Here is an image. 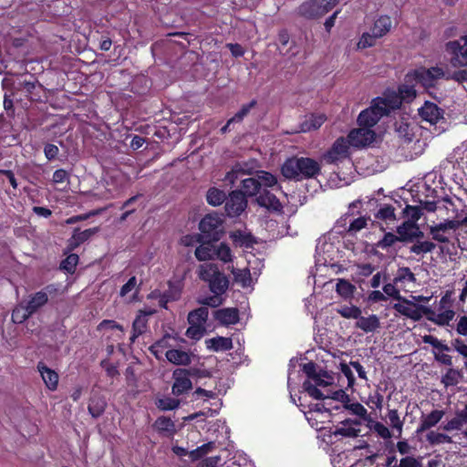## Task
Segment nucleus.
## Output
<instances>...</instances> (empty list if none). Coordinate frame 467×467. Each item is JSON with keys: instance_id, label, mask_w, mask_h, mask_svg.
<instances>
[{"instance_id": "obj_35", "label": "nucleus", "mask_w": 467, "mask_h": 467, "mask_svg": "<svg viewBox=\"0 0 467 467\" xmlns=\"http://www.w3.org/2000/svg\"><path fill=\"white\" fill-rule=\"evenodd\" d=\"M214 241L203 239V243L195 249V256L199 261L214 259Z\"/></svg>"}, {"instance_id": "obj_11", "label": "nucleus", "mask_w": 467, "mask_h": 467, "mask_svg": "<svg viewBox=\"0 0 467 467\" xmlns=\"http://www.w3.org/2000/svg\"><path fill=\"white\" fill-rule=\"evenodd\" d=\"M191 375L206 376L204 373H201L197 368H176L172 373L174 381L171 386V392L173 395L181 396L192 389V383L190 379Z\"/></svg>"}, {"instance_id": "obj_62", "label": "nucleus", "mask_w": 467, "mask_h": 467, "mask_svg": "<svg viewBox=\"0 0 467 467\" xmlns=\"http://www.w3.org/2000/svg\"><path fill=\"white\" fill-rule=\"evenodd\" d=\"M33 78V80H26V79H24V80H20L17 85H18V88L19 89H22L24 90L25 92H26L27 94L29 95H33L34 93V90L36 88H41V85L38 83L37 80H36L33 77H31Z\"/></svg>"}, {"instance_id": "obj_22", "label": "nucleus", "mask_w": 467, "mask_h": 467, "mask_svg": "<svg viewBox=\"0 0 467 467\" xmlns=\"http://www.w3.org/2000/svg\"><path fill=\"white\" fill-rule=\"evenodd\" d=\"M445 415L443 410H433L430 413H422L416 433L420 434L435 427Z\"/></svg>"}, {"instance_id": "obj_39", "label": "nucleus", "mask_w": 467, "mask_h": 467, "mask_svg": "<svg viewBox=\"0 0 467 467\" xmlns=\"http://www.w3.org/2000/svg\"><path fill=\"white\" fill-rule=\"evenodd\" d=\"M226 194L223 190L211 187L206 193V201L212 206H219L225 202Z\"/></svg>"}, {"instance_id": "obj_24", "label": "nucleus", "mask_w": 467, "mask_h": 467, "mask_svg": "<svg viewBox=\"0 0 467 467\" xmlns=\"http://www.w3.org/2000/svg\"><path fill=\"white\" fill-rule=\"evenodd\" d=\"M341 426L337 427L333 431L335 436L355 438L359 436L360 430L357 428L361 424L359 420L347 419L340 422Z\"/></svg>"}, {"instance_id": "obj_18", "label": "nucleus", "mask_w": 467, "mask_h": 467, "mask_svg": "<svg viewBox=\"0 0 467 467\" xmlns=\"http://www.w3.org/2000/svg\"><path fill=\"white\" fill-rule=\"evenodd\" d=\"M396 232L400 243H412L417 238L425 237V234L412 221H404L400 225L397 226Z\"/></svg>"}, {"instance_id": "obj_29", "label": "nucleus", "mask_w": 467, "mask_h": 467, "mask_svg": "<svg viewBox=\"0 0 467 467\" xmlns=\"http://www.w3.org/2000/svg\"><path fill=\"white\" fill-rule=\"evenodd\" d=\"M465 423H467V407L457 411L455 417L441 425L440 429L444 431H461Z\"/></svg>"}, {"instance_id": "obj_59", "label": "nucleus", "mask_w": 467, "mask_h": 467, "mask_svg": "<svg viewBox=\"0 0 467 467\" xmlns=\"http://www.w3.org/2000/svg\"><path fill=\"white\" fill-rule=\"evenodd\" d=\"M368 224V218L365 216H359L353 220H349V225L348 228V232L351 234H356L357 232L361 231L366 228Z\"/></svg>"}, {"instance_id": "obj_32", "label": "nucleus", "mask_w": 467, "mask_h": 467, "mask_svg": "<svg viewBox=\"0 0 467 467\" xmlns=\"http://www.w3.org/2000/svg\"><path fill=\"white\" fill-rule=\"evenodd\" d=\"M423 238H417L412 242L410 247V252L416 255H424L428 253H432L436 248V244L431 240H422Z\"/></svg>"}, {"instance_id": "obj_5", "label": "nucleus", "mask_w": 467, "mask_h": 467, "mask_svg": "<svg viewBox=\"0 0 467 467\" xmlns=\"http://www.w3.org/2000/svg\"><path fill=\"white\" fill-rule=\"evenodd\" d=\"M200 278L208 283L209 289L213 294L223 295L228 289L229 280L227 276L215 265H202Z\"/></svg>"}, {"instance_id": "obj_54", "label": "nucleus", "mask_w": 467, "mask_h": 467, "mask_svg": "<svg viewBox=\"0 0 467 467\" xmlns=\"http://www.w3.org/2000/svg\"><path fill=\"white\" fill-rule=\"evenodd\" d=\"M258 180H260V188L265 187L266 189L267 187H273L277 183L276 177L272 174L271 172L265 171H258L255 173Z\"/></svg>"}, {"instance_id": "obj_20", "label": "nucleus", "mask_w": 467, "mask_h": 467, "mask_svg": "<svg viewBox=\"0 0 467 467\" xmlns=\"http://www.w3.org/2000/svg\"><path fill=\"white\" fill-rule=\"evenodd\" d=\"M152 310H139L135 319L132 322L130 343H134L136 339L148 331L149 317L152 315Z\"/></svg>"}, {"instance_id": "obj_48", "label": "nucleus", "mask_w": 467, "mask_h": 467, "mask_svg": "<svg viewBox=\"0 0 467 467\" xmlns=\"http://www.w3.org/2000/svg\"><path fill=\"white\" fill-rule=\"evenodd\" d=\"M375 216L387 223L394 222L396 220L395 208L390 204H385L379 209Z\"/></svg>"}, {"instance_id": "obj_16", "label": "nucleus", "mask_w": 467, "mask_h": 467, "mask_svg": "<svg viewBox=\"0 0 467 467\" xmlns=\"http://www.w3.org/2000/svg\"><path fill=\"white\" fill-rule=\"evenodd\" d=\"M397 284H395V278L393 279V283H388L383 285V292L386 296L392 297L393 299H396L399 301V303H396L393 305V309L400 314V316L404 317V312H402L400 309L402 307L408 309L409 311H413L414 306L416 304L412 302L411 300L402 296L400 295V291L396 286Z\"/></svg>"}, {"instance_id": "obj_23", "label": "nucleus", "mask_w": 467, "mask_h": 467, "mask_svg": "<svg viewBox=\"0 0 467 467\" xmlns=\"http://www.w3.org/2000/svg\"><path fill=\"white\" fill-rule=\"evenodd\" d=\"M256 202L259 206L272 212H281L283 209V205L279 199L267 189H263L256 197Z\"/></svg>"}, {"instance_id": "obj_61", "label": "nucleus", "mask_w": 467, "mask_h": 467, "mask_svg": "<svg viewBox=\"0 0 467 467\" xmlns=\"http://www.w3.org/2000/svg\"><path fill=\"white\" fill-rule=\"evenodd\" d=\"M402 213L404 217L407 218L406 221H412L414 223H416L422 214L420 207L411 205H406Z\"/></svg>"}, {"instance_id": "obj_38", "label": "nucleus", "mask_w": 467, "mask_h": 467, "mask_svg": "<svg viewBox=\"0 0 467 467\" xmlns=\"http://www.w3.org/2000/svg\"><path fill=\"white\" fill-rule=\"evenodd\" d=\"M208 308L206 306H201L188 314V322L190 325L203 327L208 319Z\"/></svg>"}, {"instance_id": "obj_2", "label": "nucleus", "mask_w": 467, "mask_h": 467, "mask_svg": "<svg viewBox=\"0 0 467 467\" xmlns=\"http://www.w3.org/2000/svg\"><path fill=\"white\" fill-rule=\"evenodd\" d=\"M282 176L289 181L302 182L316 178L321 172V165L308 157H290L281 165Z\"/></svg>"}, {"instance_id": "obj_40", "label": "nucleus", "mask_w": 467, "mask_h": 467, "mask_svg": "<svg viewBox=\"0 0 467 467\" xmlns=\"http://www.w3.org/2000/svg\"><path fill=\"white\" fill-rule=\"evenodd\" d=\"M420 117H442L444 110L432 102L426 101L424 106L418 108Z\"/></svg>"}, {"instance_id": "obj_15", "label": "nucleus", "mask_w": 467, "mask_h": 467, "mask_svg": "<svg viewBox=\"0 0 467 467\" xmlns=\"http://www.w3.org/2000/svg\"><path fill=\"white\" fill-rule=\"evenodd\" d=\"M57 285L50 284L46 285L42 290L30 295L26 304L27 309H29V314L34 315L36 313L48 302V296L57 294Z\"/></svg>"}, {"instance_id": "obj_52", "label": "nucleus", "mask_w": 467, "mask_h": 467, "mask_svg": "<svg viewBox=\"0 0 467 467\" xmlns=\"http://www.w3.org/2000/svg\"><path fill=\"white\" fill-rule=\"evenodd\" d=\"M387 418L390 427L396 430L399 432L398 436L400 437L403 428V420H400L398 410L395 409H389Z\"/></svg>"}, {"instance_id": "obj_34", "label": "nucleus", "mask_w": 467, "mask_h": 467, "mask_svg": "<svg viewBox=\"0 0 467 467\" xmlns=\"http://www.w3.org/2000/svg\"><path fill=\"white\" fill-rule=\"evenodd\" d=\"M153 428L161 434L171 436L175 433V423L174 421L166 416H160L156 419L153 423Z\"/></svg>"}, {"instance_id": "obj_56", "label": "nucleus", "mask_w": 467, "mask_h": 467, "mask_svg": "<svg viewBox=\"0 0 467 467\" xmlns=\"http://www.w3.org/2000/svg\"><path fill=\"white\" fill-rule=\"evenodd\" d=\"M79 257L77 254H70L60 263V269L69 274H73L76 270Z\"/></svg>"}, {"instance_id": "obj_55", "label": "nucleus", "mask_w": 467, "mask_h": 467, "mask_svg": "<svg viewBox=\"0 0 467 467\" xmlns=\"http://www.w3.org/2000/svg\"><path fill=\"white\" fill-rule=\"evenodd\" d=\"M289 39H290V36L286 30L283 29V30L279 31L278 36H277V40L279 43V47H278L279 52L284 56L293 57L297 53V51H295V52H292L291 54H289V50L292 48V47L289 49L285 50V47L289 43Z\"/></svg>"}, {"instance_id": "obj_45", "label": "nucleus", "mask_w": 467, "mask_h": 467, "mask_svg": "<svg viewBox=\"0 0 467 467\" xmlns=\"http://www.w3.org/2000/svg\"><path fill=\"white\" fill-rule=\"evenodd\" d=\"M462 376V374L461 370L451 368L446 371L444 375H442L441 383L445 387L456 386L459 383Z\"/></svg>"}, {"instance_id": "obj_41", "label": "nucleus", "mask_w": 467, "mask_h": 467, "mask_svg": "<svg viewBox=\"0 0 467 467\" xmlns=\"http://www.w3.org/2000/svg\"><path fill=\"white\" fill-rule=\"evenodd\" d=\"M355 290V285L346 279H338L336 285L337 293L345 299L351 298Z\"/></svg>"}, {"instance_id": "obj_19", "label": "nucleus", "mask_w": 467, "mask_h": 467, "mask_svg": "<svg viewBox=\"0 0 467 467\" xmlns=\"http://www.w3.org/2000/svg\"><path fill=\"white\" fill-rule=\"evenodd\" d=\"M422 341L426 344L431 345L432 348L440 350V352H433L434 358L437 362L446 365V366H451L452 365V358L451 356L441 353L444 351H450L451 348L448 345L444 344L442 341L438 339L437 337L431 336V335H425L422 337Z\"/></svg>"}, {"instance_id": "obj_27", "label": "nucleus", "mask_w": 467, "mask_h": 467, "mask_svg": "<svg viewBox=\"0 0 467 467\" xmlns=\"http://www.w3.org/2000/svg\"><path fill=\"white\" fill-rule=\"evenodd\" d=\"M355 327L365 333H373L380 327V320L375 314H371L368 317H362L360 315L355 323Z\"/></svg>"}, {"instance_id": "obj_50", "label": "nucleus", "mask_w": 467, "mask_h": 467, "mask_svg": "<svg viewBox=\"0 0 467 467\" xmlns=\"http://www.w3.org/2000/svg\"><path fill=\"white\" fill-rule=\"evenodd\" d=\"M326 119H306L299 127V130H293L291 133H296V132H308L311 130H316L319 129L322 124L324 123V120Z\"/></svg>"}, {"instance_id": "obj_8", "label": "nucleus", "mask_w": 467, "mask_h": 467, "mask_svg": "<svg viewBox=\"0 0 467 467\" xmlns=\"http://www.w3.org/2000/svg\"><path fill=\"white\" fill-rule=\"evenodd\" d=\"M351 144L344 136L338 137L331 147L323 154V160L327 164L338 166L346 161H351Z\"/></svg>"}, {"instance_id": "obj_21", "label": "nucleus", "mask_w": 467, "mask_h": 467, "mask_svg": "<svg viewBox=\"0 0 467 467\" xmlns=\"http://www.w3.org/2000/svg\"><path fill=\"white\" fill-rule=\"evenodd\" d=\"M99 232V227L88 228L81 231L77 227L73 230L71 237L67 240V250L74 251L82 244L89 240L93 235Z\"/></svg>"}, {"instance_id": "obj_36", "label": "nucleus", "mask_w": 467, "mask_h": 467, "mask_svg": "<svg viewBox=\"0 0 467 467\" xmlns=\"http://www.w3.org/2000/svg\"><path fill=\"white\" fill-rule=\"evenodd\" d=\"M208 348L213 351H227L233 348V341L230 337H216L206 340Z\"/></svg>"}, {"instance_id": "obj_12", "label": "nucleus", "mask_w": 467, "mask_h": 467, "mask_svg": "<svg viewBox=\"0 0 467 467\" xmlns=\"http://www.w3.org/2000/svg\"><path fill=\"white\" fill-rule=\"evenodd\" d=\"M461 226V223L458 220H445L444 222L435 223L429 227V234L431 239L441 243H450V237L451 232H454Z\"/></svg>"}, {"instance_id": "obj_51", "label": "nucleus", "mask_w": 467, "mask_h": 467, "mask_svg": "<svg viewBox=\"0 0 467 467\" xmlns=\"http://www.w3.org/2000/svg\"><path fill=\"white\" fill-rule=\"evenodd\" d=\"M156 407L162 411L172 410L180 406V400L171 397L158 399L155 402Z\"/></svg>"}, {"instance_id": "obj_14", "label": "nucleus", "mask_w": 467, "mask_h": 467, "mask_svg": "<svg viewBox=\"0 0 467 467\" xmlns=\"http://www.w3.org/2000/svg\"><path fill=\"white\" fill-rule=\"evenodd\" d=\"M446 51L451 55V62L454 67L467 66V36L446 44Z\"/></svg>"}, {"instance_id": "obj_60", "label": "nucleus", "mask_w": 467, "mask_h": 467, "mask_svg": "<svg viewBox=\"0 0 467 467\" xmlns=\"http://www.w3.org/2000/svg\"><path fill=\"white\" fill-rule=\"evenodd\" d=\"M397 242H399L398 235L389 232L386 233L383 238L377 243V246L383 250H387Z\"/></svg>"}, {"instance_id": "obj_37", "label": "nucleus", "mask_w": 467, "mask_h": 467, "mask_svg": "<svg viewBox=\"0 0 467 467\" xmlns=\"http://www.w3.org/2000/svg\"><path fill=\"white\" fill-rule=\"evenodd\" d=\"M391 25L392 22L389 16H381L375 21L371 32L376 37H381L390 30Z\"/></svg>"}, {"instance_id": "obj_53", "label": "nucleus", "mask_w": 467, "mask_h": 467, "mask_svg": "<svg viewBox=\"0 0 467 467\" xmlns=\"http://www.w3.org/2000/svg\"><path fill=\"white\" fill-rule=\"evenodd\" d=\"M214 258L219 259L223 263L231 262L232 251L230 247L224 243H221L217 246L214 245Z\"/></svg>"}, {"instance_id": "obj_1", "label": "nucleus", "mask_w": 467, "mask_h": 467, "mask_svg": "<svg viewBox=\"0 0 467 467\" xmlns=\"http://www.w3.org/2000/svg\"><path fill=\"white\" fill-rule=\"evenodd\" d=\"M415 82H407L399 87V92L391 91L384 94V97H378L372 99L368 108L360 111L358 117H388L389 114H401L396 110H403V114H410L406 111L404 103H410L416 98L414 88Z\"/></svg>"}, {"instance_id": "obj_28", "label": "nucleus", "mask_w": 467, "mask_h": 467, "mask_svg": "<svg viewBox=\"0 0 467 467\" xmlns=\"http://www.w3.org/2000/svg\"><path fill=\"white\" fill-rule=\"evenodd\" d=\"M97 121H85L87 132L97 139H106L107 134L109 132V126L103 121V119H95Z\"/></svg>"}, {"instance_id": "obj_25", "label": "nucleus", "mask_w": 467, "mask_h": 467, "mask_svg": "<svg viewBox=\"0 0 467 467\" xmlns=\"http://www.w3.org/2000/svg\"><path fill=\"white\" fill-rule=\"evenodd\" d=\"M36 368L46 387L49 390H56L58 386V374L54 369L49 368L43 361H39Z\"/></svg>"}, {"instance_id": "obj_47", "label": "nucleus", "mask_w": 467, "mask_h": 467, "mask_svg": "<svg viewBox=\"0 0 467 467\" xmlns=\"http://www.w3.org/2000/svg\"><path fill=\"white\" fill-rule=\"evenodd\" d=\"M215 448L213 441L206 442L189 452L192 461H198Z\"/></svg>"}, {"instance_id": "obj_57", "label": "nucleus", "mask_w": 467, "mask_h": 467, "mask_svg": "<svg viewBox=\"0 0 467 467\" xmlns=\"http://www.w3.org/2000/svg\"><path fill=\"white\" fill-rule=\"evenodd\" d=\"M347 410H349L354 415L358 416L364 420H368L369 416L366 408L359 402L347 403L344 406Z\"/></svg>"}, {"instance_id": "obj_30", "label": "nucleus", "mask_w": 467, "mask_h": 467, "mask_svg": "<svg viewBox=\"0 0 467 467\" xmlns=\"http://www.w3.org/2000/svg\"><path fill=\"white\" fill-rule=\"evenodd\" d=\"M107 408V401L103 396L93 395L88 401V410L94 419L99 418Z\"/></svg>"}, {"instance_id": "obj_7", "label": "nucleus", "mask_w": 467, "mask_h": 467, "mask_svg": "<svg viewBox=\"0 0 467 467\" xmlns=\"http://www.w3.org/2000/svg\"><path fill=\"white\" fill-rule=\"evenodd\" d=\"M339 0H308L302 3L296 9L298 16L305 19H319L332 10Z\"/></svg>"}, {"instance_id": "obj_46", "label": "nucleus", "mask_w": 467, "mask_h": 467, "mask_svg": "<svg viewBox=\"0 0 467 467\" xmlns=\"http://www.w3.org/2000/svg\"><path fill=\"white\" fill-rule=\"evenodd\" d=\"M182 287L179 282H168V289L165 290L162 295H164L168 300L171 302L178 301L182 296Z\"/></svg>"}, {"instance_id": "obj_33", "label": "nucleus", "mask_w": 467, "mask_h": 467, "mask_svg": "<svg viewBox=\"0 0 467 467\" xmlns=\"http://www.w3.org/2000/svg\"><path fill=\"white\" fill-rule=\"evenodd\" d=\"M242 192L245 193V198L256 196L261 192L260 180L256 175L241 180Z\"/></svg>"}, {"instance_id": "obj_17", "label": "nucleus", "mask_w": 467, "mask_h": 467, "mask_svg": "<svg viewBox=\"0 0 467 467\" xmlns=\"http://www.w3.org/2000/svg\"><path fill=\"white\" fill-rule=\"evenodd\" d=\"M325 378L328 379V375L327 371L320 370L317 375L311 380H305L303 383V388L307 394L315 400H325L326 397L323 392L317 387H327L330 383L325 379Z\"/></svg>"}, {"instance_id": "obj_26", "label": "nucleus", "mask_w": 467, "mask_h": 467, "mask_svg": "<svg viewBox=\"0 0 467 467\" xmlns=\"http://www.w3.org/2000/svg\"><path fill=\"white\" fill-rule=\"evenodd\" d=\"M213 317L223 326L235 325L239 322V311L235 307H226L214 311Z\"/></svg>"}, {"instance_id": "obj_43", "label": "nucleus", "mask_w": 467, "mask_h": 467, "mask_svg": "<svg viewBox=\"0 0 467 467\" xmlns=\"http://www.w3.org/2000/svg\"><path fill=\"white\" fill-rule=\"evenodd\" d=\"M429 444L434 446L441 443H452V438L446 433L430 431L426 435Z\"/></svg>"}, {"instance_id": "obj_10", "label": "nucleus", "mask_w": 467, "mask_h": 467, "mask_svg": "<svg viewBox=\"0 0 467 467\" xmlns=\"http://www.w3.org/2000/svg\"><path fill=\"white\" fill-rule=\"evenodd\" d=\"M444 71L441 67H432L428 69L419 68L409 72L405 76L407 82H415L421 84L425 88L434 87L436 81L444 77Z\"/></svg>"}, {"instance_id": "obj_6", "label": "nucleus", "mask_w": 467, "mask_h": 467, "mask_svg": "<svg viewBox=\"0 0 467 467\" xmlns=\"http://www.w3.org/2000/svg\"><path fill=\"white\" fill-rule=\"evenodd\" d=\"M415 119H399L394 123L396 131L404 142L410 143L417 137V134L424 128L421 125L422 122L429 123L430 126H435L445 119H420V123L416 122Z\"/></svg>"}, {"instance_id": "obj_31", "label": "nucleus", "mask_w": 467, "mask_h": 467, "mask_svg": "<svg viewBox=\"0 0 467 467\" xmlns=\"http://www.w3.org/2000/svg\"><path fill=\"white\" fill-rule=\"evenodd\" d=\"M167 360L174 365L187 366L192 362V355L181 349H169L165 353Z\"/></svg>"}, {"instance_id": "obj_4", "label": "nucleus", "mask_w": 467, "mask_h": 467, "mask_svg": "<svg viewBox=\"0 0 467 467\" xmlns=\"http://www.w3.org/2000/svg\"><path fill=\"white\" fill-rule=\"evenodd\" d=\"M358 128L349 130L346 137L354 149H363L370 146L378 137L373 130L380 119H357Z\"/></svg>"}, {"instance_id": "obj_49", "label": "nucleus", "mask_w": 467, "mask_h": 467, "mask_svg": "<svg viewBox=\"0 0 467 467\" xmlns=\"http://www.w3.org/2000/svg\"><path fill=\"white\" fill-rule=\"evenodd\" d=\"M33 314H29L26 306L20 304L12 312V321L16 324H22L28 319Z\"/></svg>"}, {"instance_id": "obj_58", "label": "nucleus", "mask_w": 467, "mask_h": 467, "mask_svg": "<svg viewBox=\"0 0 467 467\" xmlns=\"http://www.w3.org/2000/svg\"><path fill=\"white\" fill-rule=\"evenodd\" d=\"M395 278V284L399 282H410L414 283L416 281L415 275L412 273L410 267H401L398 270L397 276Z\"/></svg>"}, {"instance_id": "obj_9", "label": "nucleus", "mask_w": 467, "mask_h": 467, "mask_svg": "<svg viewBox=\"0 0 467 467\" xmlns=\"http://www.w3.org/2000/svg\"><path fill=\"white\" fill-rule=\"evenodd\" d=\"M223 221L217 213L206 214L199 223L202 238L219 241L223 234Z\"/></svg>"}, {"instance_id": "obj_42", "label": "nucleus", "mask_w": 467, "mask_h": 467, "mask_svg": "<svg viewBox=\"0 0 467 467\" xmlns=\"http://www.w3.org/2000/svg\"><path fill=\"white\" fill-rule=\"evenodd\" d=\"M230 237L235 245L250 247L253 244V235L240 230L232 232Z\"/></svg>"}, {"instance_id": "obj_3", "label": "nucleus", "mask_w": 467, "mask_h": 467, "mask_svg": "<svg viewBox=\"0 0 467 467\" xmlns=\"http://www.w3.org/2000/svg\"><path fill=\"white\" fill-rule=\"evenodd\" d=\"M400 310L404 312V317L407 318L417 322L425 317L428 321L438 327L450 326L456 316V312L453 308L440 304L437 305L436 309L422 304H416L413 311H409L404 307Z\"/></svg>"}, {"instance_id": "obj_13", "label": "nucleus", "mask_w": 467, "mask_h": 467, "mask_svg": "<svg viewBox=\"0 0 467 467\" xmlns=\"http://www.w3.org/2000/svg\"><path fill=\"white\" fill-rule=\"evenodd\" d=\"M248 205L245 193L241 190H234L225 200V213L229 217H237L246 209Z\"/></svg>"}, {"instance_id": "obj_63", "label": "nucleus", "mask_w": 467, "mask_h": 467, "mask_svg": "<svg viewBox=\"0 0 467 467\" xmlns=\"http://www.w3.org/2000/svg\"><path fill=\"white\" fill-rule=\"evenodd\" d=\"M377 38L378 37H376L372 32L371 33H364L358 43V48L370 47L375 45Z\"/></svg>"}, {"instance_id": "obj_64", "label": "nucleus", "mask_w": 467, "mask_h": 467, "mask_svg": "<svg viewBox=\"0 0 467 467\" xmlns=\"http://www.w3.org/2000/svg\"><path fill=\"white\" fill-rule=\"evenodd\" d=\"M451 347L463 358H467V344L466 342L460 338L456 337L451 341Z\"/></svg>"}, {"instance_id": "obj_44", "label": "nucleus", "mask_w": 467, "mask_h": 467, "mask_svg": "<svg viewBox=\"0 0 467 467\" xmlns=\"http://www.w3.org/2000/svg\"><path fill=\"white\" fill-rule=\"evenodd\" d=\"M337 313H338L342 317L348 319H358L359 316L362 314L360 307L354 305H343L337 308Z\"/></svg>"}]
</instances>
